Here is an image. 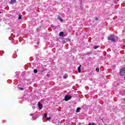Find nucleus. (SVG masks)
Instances as JSON below:
<instances>
[{
	"label": "nucleus",
	"instance_id": "f257e3e1",
	"mask_svg": "<svg viewBox=\"0 0 125 125\" xmlns=\"http://www.w3.org/2000/svg\"><path fill=\"white\" fill-rule=\"evenodd\" d=\"M107 40L108 41H111V42H117V40H118V39L117 37H114L113 35H111L108 37Z\"/></svg>",
	"mask_w": 125,
	"mask_h": 125
},
{
	"label": "nucleus",
	"instance_id": "f03ea898",
	"mask_svg": "<svg viewBox=\"0 0 125 125\" xmlns=\"http://www.w3.org/2000/svg\"><path fill=\"white\" fill-rule=\"evenodd\" d=\"M71 99H72V96L67 95L64 97L65 101H68V100H71Z\"/></svg>",
	"mask_w": 125,
	"mask_h": 125
},
{
	"label": "nucleus",
	"instance_id": "7ed1b4c3",
	"mask_svg": "<svg viewBox=\"0 0 125 125\" xmlns=\"http://www.w3.org/2000/svg\"><path fill=\"white\" fill-rule=\"evenodd\" d=\"M119 73L121 76H125V68H123L122 69L120 70Z\"/></svg>",
	"mask_w": 125,
	"mask_h": 125
},
{
	"label": "nucleus",
	"instance_id": "20e7f679",
	"mask_svg": "<svg viewBox=\"0 0 125 125\" xmlns=\"http://www.w3.org/2000/svg\"><path fill=\"white\" fill-rule=\"evenodd\" d=\"M10 4H14V3H16V0H9Z\"/></svg>",
	"mask_w": 125,
	"mask_h": 125
},
{
	"label": "nucleus",
	"instance_id": "39448f33",
	"mask_svg": "<svg viewBox=\"0 0 125 125\" xmlns=\"http://www.w3.org/2000/svg\"><path fill=\"white\" fill-rule=\"evenodd\" d=\"M38 107L40 110H42V105L41 103H38Z\"/></svg>",
	"mask_w": 125,
	"mask_h": 125
},
{
	"label": "nucleus",
	"instance_id": "423d86ee",
	"mask_svg": "<svg viewBox=\"0 0 125 125\" xmlns=\"http://www.w3.org/2000/svg\"><path fill=\"white\" fill-rule=\"evenodd\" d=\"M59 36H60V37H63V36H64V32H61L60 33V34H59Z\"/></svg>",
	"mask_w": 125,
	"mask_h": 125
},
{
	"label": "nucleus",
	"instance_id": "0eeeda50",
	"mask_svg": "<svg viewBox=\"0 0 125 125\" xmlns=\"http://www.w3.org/2000/svg\"><path fill=\"white\" fill-rule=\"evenodd\" d=\"M82 67V65H80L78 67V70L79 73H81V67Z\"/></svg>",
	"mask_w": 125,
	"mask_h": 125
},
{
	"label": "nucleus",
	"instance_id": "6e6552de",
	"mask_svg": "<svg viewBox=\"0 0 125 125\" xmlns=\"http://www.w3.org/2000/svg\"><path fill=\"white\" fill-rule=\"evenodd\" d=\"M47 117V114L45 113L43 115V118H45Z\"/></svg>",
	"mask_w": 125,
	"mask_h": 125
},
{
	"label": "nucleus",
	"instance_id": "1a4fd4ad",
	"mask_svg": "<svg viewBox=\"0 0 125 125\" xmlns=\"http://www.w3.org/2000/svg\"><path fill=\"white\" fill-rule=\"evenodd\" d=\"M80 110H81L80 108H77L76 109V112L79 113V112H80Z\"/></svg>",
	"mask_w": 125,
	"mask_h": 125
},
{
	"label": "nucleus",
	"instance_id": "9d476101",
	"mask_svg": "<svg viewBox=\"0 0 125 125\" xmlns=\"http://www.w3.org/2000/svg\"><path fill=\"white\" fill-rule=\"evenodd\" d=\"M59 20H60V21H61V22L63 21V20L60 17H59Z\"/></svg>",
	"mask_w": 125,
	"mask_h": 125
},
{
	"label": "nucleus",
	"instance_id": "9b49d317",
	"mask_svg": "<svg viewBox=\"0 0 125 125\" xmlns=\"http://www.w3.org/2000/svg\"><path fill=\"white\" fill-rule=\"evenodd\" d=\"M34 73H35V74H37V73H38V70L34 69Z\"/></svg>",
	"mask_w": 125,
	"mask_h": 125
},
{
	"label": "nucleus",
	"instance_id": "f8f14e48",
	"mask_svg": "<svg viewBox=\"0 0 125 125\" xmlns=\"http://www.w3.org/2000/svg\"><path fill=\"white\" fill-rule=\"evenodd\" d=\"M19 19H22V16L21 15H19Z\"/></svg>",
	"mask_w": 125,
	"mask_h": 125
},
{
	"label": "nucleus",
	"instance_id": "ddd939ff",
	"mask_svg": "<svg viewBox=\"0 0 125 125\" xmlns=\"http://www.w3.org/2000/svg\"><path fill=\"white\" fill-rule=\"evenodd\" d=\"M99 47V46H95L94 47V49H97V48H98Z\"/></svg>",
	"mask_w": 125,
	"mask_h": 125
},
{
	"label": "nucleus",
	"instance_id": "4468645a",
	"mask_svg": "<svg viewBox=\"0 0 125 125\" xmlns=\"http://www.w3.org/2000/svg\"><path fill=\"white\" fill-rule=\"evenodd\" d=\"M53 29H57V26L53 25L52 26Z\"/></svg>",
	"mask_w": 125,
	"mask_h": 125
},
{
	"label": "nucleus",
	"instance_id": "2eb2a0df",
	"mask_svg": "<svg viewBox=\"0 0 125 125\" xmlns=\"http://www.w3.org/2000/svg\"><path fill=\"white\" fill-rule=\"evenodd\" d=\"M96 72H99V68L97 67V68H96Z\"/></svg>",
	"mask_w": 125,
	"mask_h": 125
},
{
	"label": "nucleus",
	"instance_id": "dca6fc26",
	"mask_svg": "<svg viewBox=\"0 0 125 125\" xmlns=\"http://www.w3.org/2000/svg\"><path fill=\"white\" fill-rule=\"evenodd\" d=\"M20 90H23V87H18V88Z\"/></svg>",
	"mask_w": 125,
	"mask_h": 125
},
{
	"label": "nucleus",
	"instance_id": "f3484780",
	"mask_svg": "<svg viewBox=\"0 0 125 125\" xmlns=\"http://www.w3.org/2000/svg\"><path fill=\"white\" fill-rule=\"evenodd\" d=\"M46 119H47V120L48 121H49V120H51V118L50 117H49V118H47Z\"/></svg>",
	"mask_w": 125,
	"mask_h": 125
},
{
	"label": "nucleus",
	"instance_id": "a211bd4d",
	"mask_svg": "<svg viewBox=\"0 0 125 125\" xmlns=\"http://www.w3.org/2000/svg\"><path fill=\"white\" fill-rule=\"evenodd\" d=\"M95 21H98V19L97 18H95Z\"/></svg>",
	"mask_w": 125,
	"mask_h": 125
},
{
	"label": "nucleus",
	"instance_id": "6ab92c4d",
	"mask_svg": "<svg viewBox=\"0 0 125 125\" xmlns=\"http://www.w3.org/2000/svg\"><path fill=\"white\" fill-rule=\"evenodd\" d=\"M88 125H93V124H91V123H89V124H88Z\"/></svg>",
	"mask_w": 125,
	"mask_h": 125
},
{
	"label": "nucleus",
	"instance_id": "aec40b11",
	"mask_svg": "<svg viewBox=\"0 0 125 125\" xmlns=\"http://www.w3.org/2000/svg\"><path fill=\"white\" fill-rule=\"evenodd\" d=\"M64 79H66V76H64Z\"/></svg>",
	"mask_w": 125,
	"mask_h": 125
},
{
	"label": "nucleus",
	"instance_id": "412c9836",
	"mask_svg": "<svg viewBox=\"0 0 125 125\" xmlns=\"http://www.w3.org/2000/svg\"><path fill=\"white\" fill-rule=\"evenodd\" d=\"M31 116H34V114H31Z\"/></svg>",
	"mask_w": 125,
	"mask_h": 125
}]
</instances>
